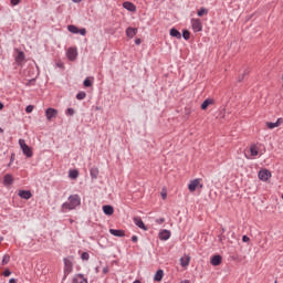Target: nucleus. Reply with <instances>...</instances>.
<instances>
[{
  "mask_svg": "<svg viewBox=\"0 0 283 283\" xmlns=\"http://www.w3.org/2000/svg\"><path fill=\"white\" fill-rule=\"evenodd\" d=\"M164 276H165V271L159 269L156 274L154 275V281L155 282H163L164 280Z\"/></svg>",
  "mask_w": 283,
  "mask_h": 283,
  "instance_id": "6ab92c4d",
  "label": "nucleus"
},
{
  "mask_svg": "<svg viewBox=\"0 0 283 283\" xmlns=\"http://www.w3.org/2000/svg\"><path fill=\"white\" fill-rule=\"evenodd\" d=\"M94 83V77H86L83 82L84 87H92Z\"/></svg>",
  "mask_w": 283,
  "mask_h": 283,
  "instance_id": "bb28decb",
  "label": "nucleus"
},
{
  "mask_svg": "<svg viewBox=\"0 0 283 283\" xmlns=\"http://www.w3.org/2000/svg\"><path fill=\"white\" fill-rule=\"evenodd\" d=\"M65 114H66V116H74L75 109H74V108H67V109L65 111Z\"/></svg>",
  "mask_w": 283,
  "mask_h": 283,
  "instance_id": "72a5a7b5",
  "label": "nucleus"
},
{
  "mask_svg": "<svg viewBox=\"0 0 283 283\" xmlns=\"http://www.w3.org/2000/svg\"><path fill=\"white\" fill-rule=\"evenodd\" d=\"M133 283H142L140 280H135Z\"/></svg>",
  "mask_w": 283,
  "mask_h": 283,
  "instance_id": "864d4df0",
  "label": "nucleus"
},
{
  "mask_svg": "<svg viewBox=\"0 0 283 283\" xmlns=\"http://www.w3.org/2000/svg\"><path fill=\"white\" fill-rule=\"evenodd\" d=\"M25 61V54L22 51H19L17 56H15V63H18L19 65H22V63H24Z\"/></svg>",
  "mask_w": 283,
  "mask_h": 283,
  "instance_id": "aec40b11",
  "label": "nucleus"
},
{
  "mask_svg": "<svg viewBox=\"0 0 283 283\" xmlns=\"http://www.w3.org/2000/svg\"><path fill=\"white\" fill-rule=\"evenodd\" d=\"M14 161H15V154L12 153L11 157H10V163L8 164V167H11Z\"/></svg>",
  "mask_w": 283,
  "mask_h": 283,
  "instance_id": "f704fd0d",
  "label": "nucleus"
},
{
  "mask_svg": "<svg viewBox=\"0 0 283 283\" xmlns=\"http://www.w3.org/2000/svg\"><path fill=\"white\" fill-rule=\"evenodd\" d=\"M170 36H174L175 39H182V34H180L176 29H170Z\"/></svg>",
  "mask_w": 283,
  "mask_h": 283,
  "instance_id": "cd10ccee",
  "label": "nucleus"
},
{
  "mask_svg": "<svg viewBox=\"0 0 283 283\" xmlns=\"http://www.w3.org/2000/svg\"><path fill=\"white\" fill-rule=\"evenodd\" d=\"M181 283H189V280H184L181 281Z\"/></svg>",
  "mask_w": 283,
  "mask_h": 283,
  "instance_id": "5fc2aeb1",
  "label": "nucleus"
},
{
  "mask_svg": "<svg viewBox=\"0 0 283 283\" xmlns=\"http://www.w3.org/2000/svg\"><path fill=\"white\" fill-rule=\"evenodd\" d=\"M134 223L139 229H142L144 231H148V227L145 224V222L143 221V219L140 217H135L134 218Z\"/></svg>",
  "mask_w": 283,
  "mask_h": 283,
  "instance_id": "9d476101",
  "label": "nucleus"
},
{
  "mask_svg": "<svg viewBox=\"0 0 283 283\" xmlns=\"http://www.w3.org/2000/svg\"><path fill=\"white\" fill-rule=\"evenodd\" d=\"M190 36L191 33L188 30L182 31V38L185 39V41H189Z\"/></svg>",
  "mask_w": 283,
  "mask_h": 283,
  "instance_id": "2f4dec72",
  "label": "nucleus"
},
{
  "mask_svg": "<svg viewBox=\"0 0 283 283\" xmlns=\"http://www.w3.org/2000/svg\"><path fill=\"white\" fill-rule=\"evenodd\" d=\"M258 177L261 181L266 182L271 179V171L269 169H261Z\"/></svg>",
  "mask_w": 283,
  "mask_h": 283,
  "instance_id": "423d86ee",
  "label": "nucleus"
},
{
  "mask_svg": "<svg viewBox=\"0 0 283 283\" xmlns=\"http://www.w3.org/2000/svg\"><path fill=\"white\" fill-rule=\"evenodd\" d=\"M103 212H104L105 216L111 217V216L114 214L115 209H114V207L111 206V205H105V206H103Z\"/></svg>",
  "mask_w": 283,
  "mask_h": 283,
  "instance_id": "dca6fc26",
  "label": "nucleus"
},
{
  "mask_svg": "<svg viewBox=\"0 0 283 283\" xmlns=\"http://www.w3.org/2000/svg\"><path fill=\"white\" fill-rule=\"evenodd\" d=\"M281 123H282V119L281 118H279L276 122H266V127H268V129H270V130H273V129H275V127H280V125H281Z\"/></svg>",
  "mask_w": 283,
  "mask_h": 283,
  "instance_id": "f3484780",
  "label": "nucleus"
},
{
  "mask_svg": "<svg viewBox=\"0 0 283 283\" xmlns=\"http://www.w3.org/2000/svg\"><path fill=\"white\" fill-rule=\"evenodd\" d=\"M82 205V198L80 195H71L67 198L66 202H63L61 206V211L63 213L67 211L76 210Z\"/></svg>",
  "mask_w": 283,
  "mask_h": 283,
  "instance_id": "f257e3e1",
  "label": "nucleus"
},
{
  "mask_svg": "<svg viewBox=\"0 0 283 283\" xmlns=\"http://www.w3.org/2000/svg\"><path fill=\"white\" fill-rule=\"evenodd\" d=\"M103 273L108 274L109 273V268L108 266L103 268Z\"/></svg>",
  "mask_w": 283,
  "mask_h": 283,
  "instance_id": "79ce46f5",
  "label": "nucleus"
},
{
  "mask_svg": "<svg viewBox=\"0 0 283 283\" xmlns=\"http://www.w3.org/2000/svg\"><path fill=\"white\" fill-rule=\"evenodd\" d=\"M186 114L189 116V114H191V108H186Z\"/></svg>",
  "mask_w": 283,
  "mask_h": 283,
  "instance_id": "de8ad7c7",
  "label": "nucleus"
},
{
  "mask_svg": "<svg viewBox=\"0 0 283 283\" xmlns=\"http://www.w3.org/2000/svg\"><path fill=\"white\" fill-rule=\"evenodd\" d=\"M12 275V272L9 269H6L3 272L4 277H10Z\"/></svg>",
  "mask_w": 283,
  "mask_h": 283,
  "instance_id": "4c0bfd02",
  "label": "nucleus"
},
{
  "mask_svg": "<svg viewBox=\"0 0 283 283\" xmlns=\"http://www.w3.org/2000/svg\"><path fill=\"white\" fill-rule=\"evenodd\" d=\"M10 260H11V256L9 254H4L2 258L1 265L2 266L8 265L10 263Z\"/></svg>",
  "mask_w": 283,
  "mask_h": 283,
  "instance_id": "c756f323",
  "label": "nucleus"
},
{
  "mask_svg": "<svg viewBox=\"0 0 283 283\" xmlns=\"http://www.w3.org/2000/svg\"><path fill=\"white\" fill-rule=\"evenodd\" d=\"M222 233H224V229H222Z\"/></svg>",
  "mask_w": 283,
  "mask_h": 283,
  "instance_id": "052dcab7",
  "label": "nucleus"
},
{
  "mask_svg": "<svg viewBox=\"0 0 283 283\" xmlns=\"http://www.w3.org/2000/svg\"><path fill=\"white\" fill-rule=\"evenodd\" d=\"M282 199H283V195H282Z\"/></svg>",
  "mask_w": 283,
  "mask_h": 283,
  "instance_id": "680f3d73",
  "label": "nucleus"
},
{
  "mask_svg": "<svg viewBox=\"0 0 283 283\" xmlns=\"http://www.w3.org/2000/svg\"><path fill=\"white\" fill-rule=\"evenodd\" d=\"M249 241H251V239L248 235L242 237V242L243 243H248Z\"/></svg>",
  "mask_w": 283,
  "mask_h": 283,
  "instance_id": "ea45409f",
  "label": "nucleus"
},
{
  "mask_svg": "<svg viewBox=\"0 0 283 283\" xmlns=\"http://www.w3.org/2000/svg\"><path fill=\"white\" fill-rule=\"evenodd\" d=\"M19 146L27 158L33 157L32 148L27 144L25 139H19Z\"/></svg>",
  "mask_w": 283,
  "mask_h": 283,
  "instance_id": "f03ea898",
  "label": "nucleus"
},
{
  "mask_svg": "<svg viewBox=\"0 0 283 283\" xmlns=\"http://www.w3.org/2000/svg\"><path fill=\"white\" fill-rule=\"evenodd\" d=\"M135 44H136V45H142V39H136V40H135Z\"/></svg>",
  "mask_w": 283,
  "mask_h": 283,
  "instance_id": "c03bdc74",
  "label": "nucleus"
},
{
  "mask_svg": "<svg viewBox=\"0 0 283 283\" xmlns=\"http://www.w3.org/2000/svg\"><path fill=\"white\" fill-rule=\"evenodd\" d=\"M69 32L72 34H81V36H86L87 30L86 29H78L76 25H69L67 27Z\"/></svg>",
  "mask_w": 283,
  "mask_h": 283,
  "instance_id": "20e7f679",
  "label": "nucleus"
},
{
  "mask_svg": "<svg viewBox=\"0 0 283 283\" xmlns=\"http://www.w3.org/2000/svg\"><path fill=\"white\" fill-rule=\"evenodd\" d=\"M191 261V259L189 258V255H185L180 258V265L181 268H187L189 266V262Z\"/></svg>",
  "mask_w": 283,
  "mask_h": 283,
  "instance_id": "412c9836",
  "label": "nucleus"
},
{
  "mask_svg": "<svg viewBox=\"0 0 283 283\" xmlns=\"http://www.w3.org/2000/svg\"><path fill=\"white\" fill-rule=\"evenodd\" d=\"M21 2V0H11V4L18 6Z\"/></svg>",
  "mask_w": 283,
  "mask_h": 283,
  "instance_id": "a19ab883",
  "label": "nucleus"
},
{
  "mask_svg": "<svg viewBox=\"0 0 283 283\" xmlns=\"http://www.w3.org/2000/svg\"><path fill=\"white\" fill-rule=\"evenodd\" d=\"M33 109H34V106H33V105H28V106L25 107L27 114H32Z\"/></svg>",
  "mask_w": 283,
  "mask_h": 283,
  "instance_id": "c9c22d12",
  "label": "nucleus"
},
{
  "mask_svg": "<svg viewBox=\"0 0 283 283\" xmlns=\"http://www.w3.org/2000/svg\"><path fill=\"white\" fill-rule=\"evenodd\" d=\"M4 104L2 102H0V109H3Z\"/></svg>",
  "mask_w": 283,
  "mask_h": 283,
  "instance_id": "3c124183",
  "label": "nucleus"
},
{
  "mask_svg": "<svg viewBox=\"0 0 283 283\" xmlns=\"http://www.w3.org/2000/svg\"><path fill=\"white\" fill-rule=\"evenodd\" d=\"M91 178L96 180L99 176V169L97 167H93L90 170Z\"/></svg>",
  "mask_w": 283,
  "mask_h": 283,
  "instance_id": "4be33fe9",
  "label": "nucleus"
},
{
  "mask_svg": "<svg viewBox=\"0 0 283 283\" xmlns=\"http://www.w3.org/2000/svg\"><path fill=\"white\" fill-rule=\"evenodd\" d=\"M161 197H163L164 200H166L167 199V193H163Z\"/></svg>",
  "mask_w": 283,
  "mask_h": 283,
  "instance_id": "8fccbe9b",
  "label": "nucleus"
},
{
  "mask_svg": "<svg viewBox=\"0 0 283 283\" xmlns=\"http://www.w3.org/2000/svg\"><path fill=\"white\" fill-rule=\"evenodd\" d=\"M3 242V238L2 237H0V244Z\"/></svg>",
  "mask_w": 283,
  "mask_h": 283,
  "instance_id": "4d7b16f0",
  "label": "nucleus"
},
{
  "mask_svg": "<svg viewBox=\"0 0 283 283\" xmlns=\"http://www.w3.org/2000/svg\"><path fill=\"white\" fill-rule=\"evenodd\" d=\"M220 241L222 242V237H220Z\"/></svg>",
  "mask_w": 283,
  "mask_h": 283,
  "instance_id": "bf43d9fd",
  "label": "nucleus"
},
{
  "mask_svg": "<svg viewBox=\"0 0 283 283\" xmlns=\"http://www.w3.org/2000/svg\"><path fill=\"white\" fill-rule=\"evenodd\" d=\"M63 262H64V274L70 275L73 272V262L67 258H64Z\"/></svg>",
  "mask_w": 283,
  "mask_h": 283,
  "instance_id": "0eeeda50",
  "label": "nucleus"
},
{
  "mask_svg": "<svg viewBox=\"0 0 283 283\" xmlns=\"http://www.w3.org/2000/svg\"><path fill=\"white\" fill-rule=\"evenodd\" d=\"M74 283H88V281L82 274H80L74 279Z\"/></svg>",
  "mask_w": 283,
  "mask_h": 283,
  "instance_id": "c85d7f7f",
  "label": "nucleus"
},
{
  "mask_svg": "<svg viewBox=\"0 0 283 283\" xmlns=\"http://www.w3.org/2000/svg\"><path fill=\"white\" fill-rule=\"evenodd\" d=\"M90 258H91V255H90L88 252H83V253L81 254V260H82V261H90Z\"/></svg>",
  "mask_w": 283,
  "mask_h": 283,
  "instance_id": "473e14b6",
  "label": "nucleus"
},
{
  "mask_svg": "<svg viewBox=\"0 0 283 283\" xmlns=\"http://www.w3.org/2000/svg\"><path fill=\"white\" fill-rule=\"evenodd\" d=\"M202 189L203 188V185L200 184V179H193L190 181V184L188 185V190L190 192H196V189Z\"/></svg>",
  "mask_w": 283,
  "mask_h": 283,
  "instance_id": "39448f33",
  "label": "nucleus"
},
{
  "mask_svg": "<svg viewBox=\"0 0 283 283\" xmlns=\"http://www.w3.org/2000/svg\"><path fill=\"white\" fill-rule=\"evenodd\" d=\"M87 94L85 92H78L76 94L77 101H84L86 98Z\"/></svg>",
  "mask_w": 283,
  "mask_h": 283,
  "instance_id": "7c9ffc66",
  "label": "nucleus"
},
{
  "mask_svg": "<svg viewBox=\"0 0 283 283\" xmlns=\"http://www.w3.org/2000/svg\"><path fill=\"white\" fill-rule=\"evenodd\" d=\"M282 86H283V75H282Z\"/></svg>",
  "mask_w": 283,
  "mask_h": 283,
  "instance_id": "13d9d810",
  "label": "nucleus"
},
{
  "mask_svg": "<svg viewBox=\"0 0 283 283\" xmlns=\"http://www.w3.org/2000/svg\"><path fill=\"white\" fill-rule=\"evenodd\" d=\"M197 14H198L199 17H202V15L207 14V9L201 8V9L197 12Z\"/></svg>",
  "mask_w": 283,
  "mask_h": 283,
  "instance_id": "e433bc0d",
  "label": "nucleus"
},
{
  "mask_svg": "<svg viewBox=\"0 0 283 283\" xmlns=\"http://www.w3.org/2000/svg\"><path fill=\"white\" fill-rule=\"evenodd\" d=\"M171 238V231L165 229L159 232V240L167 241Z\"/></svg>",
  "mask_w": 283,
  "mask_h": 283,
  "instance_id": "ddd939ff",
  "label": "nucleus"
},
{
  "mask_svg": "<svg viewBox=\"0 0 283 283\" xmlns=\"http://www.w3.org/2000/svg\"><path fill=\"white\" fill-rule=\"evenodd\" d=\"M210 264L212 266H220V264H222V256L217 254V255H213L211 261H210Z\"/></svg>",
  "mask_w": 283,
  "mask_h": 283,
  "instance_id": "2eb2a0df",
  "label": "nucleus"
},
{
  "mask_svg": "<svg viewBox=\"0 0 283 283\" xmlns=\"http://www.w3.org/2000/svg\"><path fill=\"white\" fill-rule=\"evenodd\" d=\"M46 120H52V118H56L59 116V111L52 107L45 109Z\"/></svg>",
  "mask_w": 283,
  "mask_h": 283,
  "instance_id": "6e6552de",
  "label": "nucleus"
},
{
  "mask_svg": "<svg viewBox=\"0 0 283 283\" xmlns=\"http://www.w3.org/2000/svg\"><path fill=\"white\" fill-rule=\"evenodd\" d=\"M78 56V50L75 46H70L66 50V57L69 59V61H76Z\"/></svg>",
  "mask_w": 283,
  "mask_h": 283,
  "instance_id": "7ed1b4c3",
  "label": "nucleus"
},
{
  "mask_svg": "<svg viewBox=\"0 0 283 283\" xmlns=\"http://www.w3.org/2000/svg\"><path fill=\"white\" fill-rule=\"evenodd\" d=\"M191 28L193 32H202V21L200 19H192Z\"/></svg>",
  "mask_w": 283,
  "mask_h": 283,
  "instance_id": "1a4fd4ad",
  "label": "nucleus"
},
{
  "mask_svg": "<svg viewBox=\"0 0 283 283\" xmlns=\"http://www.w3.org/2000/svg\"><path fill=\"white\" fill-rule=\"evenodd\" d=\"M33 83H35V78L30 80V81L27 83V85H33Z\"/></svg>",
  "mask_w": 283,
  "mask_h": 283,
  "instance_id": "a18cd8bd",
  "label": "nucleus"
},
{
  "mask_svg": "<svg viewBox=\"0 0 283 283\" xmlns=\"http://www.w3.org/2000/svg\"><path fill=\"white\" fill-rule=\"evenodd\" d=\"M123 7L127 10H129L130 12H135L137 10L136 6L128 1L124 2Z\"/></svg>",
  "mask_w": 283,
  "mask_h": 283,
  "instance_id": "5701e85b",
  "label": "nucleus"
},
{
  "mask_svg": "<svg viewBox=\"0 0 283 283\" xmlns=\"http://www.w3.org/2000/svg\"><path fill=\"white\" fill-rule=\"evenodd\" d=\"M3 133H4L3 128H0V134H3Z\"/></svg>",
  "mask_w": 283,
  "mask_h": 283,
  "instance_id": "6e6d98bb",
  "label": "nucleus"
},
{
  "mask_svg": "<svg viewBox=\"0 0 283 283\" xmlns=\"http://www.w3.org/2000/svg\"><path fill=\"white\" fill-rule=\"evenodd\" d=\"M9 283H18V280L17 279H10Z\"/></svg>",
  "mask_w": 283,
  "mask_h": 283,
  "instance_id": "49530a36",
  "label": "nucleus"
},
{
  "mask_svg": "<svg viewBox=\"0 0 283 283\" xmlns=\"http://www.w3.org/2000/svg\"><path fill=\"white\" fill-rule=\"evenodd\" d=\"M80 177V171L77 169H73L69 171V178L72 180H76Z\"/></svg>",
  "mask_w": 283,
  "mask_h": 283,
  "instance_id": "b1692460",
  "label": "nucleus"
},
{
  "mask_svg": "<svg viewBox=\"0 0 283 283\" xmlns=\"http://www.w3.org/2000/svg\"><path fill=\"white\" fill-rule=\"evenodd\" d=\"M214 101L213 98H207L203 101V103L201 104V109H207V107H209V105H213Z\"/></svg>",
  "mask_w": 283,
  "mask_h": 283,
  "instance_id": "393cba45",
  "label": "nucleus"
},
{
  "mask_svg": "<svg viewBox=\"0 0 283 283\" xmlns=\"http://www.w3.org/2000/svg\"><path fill=\"white\" fill-rule=\"evenodd\" d=\"M132 241H133L134 243H137V242H138V237H137V235H133V237H132Z\"/></svg>",
  "mask_w": 283,
  "mask_h": 283,
  "instance_id": "37998d69",
  "label": "nucleus"
},
{
  "mask_svg": "<svg viewBox=\"0 0 283 283\" xmlns=\"http://www.w3.org/2000/svg\"><path fill=\"white\" fill-rule=\"evenodd\" d=\"M57 65H59V67H61V70L64 69V64H63V63H60V64H57Z\"/></svg>",
  "mask_w": 283,
  "mask_h": 283,
  "instance_id": "09e8293b",
  "label": "nucleus"
},
{
  "mask_svg": "<svg viewBox=\"0 0 283 283\" xmlns=\"http://www.w3.org/2000/svg\"><path fill=\"white\" fill-rule=\"evenodd\" d=\"M18 196L23 200H30L33 197L30 190H19Z\"/></svg>",
  "mask_w": 283,
  "mask_h": 283,
  "instance_id": "f8f14e48",
  "label": "nucleus"
},
{
  "mask_svg": "<svg viewBox=\"0 0 283 283\" xmlns=\"http://www.w3.org/2000/svg\"><path fill=\"white\" fill-rule=\"evenodd\" d=\"M14 182L13 176L11 174H7L3 177V185L4 186H12Z\"/></svg>",
  "mask_w": 283,
  "mask_h": 283,
  "instance_id": "a211bd4d",
  "label": "nucleus"
},
{
  "mask_svg": "<svg viewBox=\"0 0 283 283\" xmlns=\"http://www.w3.org/2000/svg\"><path fill=\"white\" fill-rule=\"evenodd\" d=\"M165 222H166L165 218H159V219L156 220L157 224H164Z\"/></svg>",
  "mask_w": 283,
  "mask_h": 283,
  "instance_id": "58836bf2",
  "label": "nucleus"
},
{
  "mask_svg": "<svg viewBox=\"0 0 283 283\" xmlns=\"http://www.w3.org/2000/svg\"><path fill=\"white\" fill-rule=\"evenodd\" d=\"M250 154L252 157H258V155L260 154L258 146L256 145H252L250 147Z\"/></svg>",
  "mask_w": 283,
  "mask_h": 283,
  "instance_id": "a878e982",
  "label": "nucleus"
},
{
  "mask_svg": "<svg viewBox=\"0 0 283 283\" xmlns=\"http://www.w3.org/2000/svg\"><path fill=\"white\" fill-rule=\"evenodd\" d=\"M109 234L115 238H125L126 237L125 230H120V229H109Z\"/></svg>",
  "mask_w": 283,
  "mask_h": 283,
  "instance_id": "9b49d317",
  "label": "nucleus"
},
{
  "mask_svg": "<svg viewBox=\"0 0 283 283\" xmlns=\"http://www.w3.org/2000/svg\"><path fill=\"white\" fill-rule=\"evenodd\" d=\"M73 2H76V3H80L82 2L83 0H72Z\"/></svg>",
  "mask_w": 283,
  "mask_h": 283,
  "instance_id": "603ef678",
  "label": "nucleus"
},
{
  "mask_svg": "<svg viewBox=\"0 0 283 283\" xmlns=\"http://www.w3.org/2000/svg\"><path fill=\"white\" fill-rule=\"evenodd\" d=\"M138 34V29L137 28H127L126 29V36L129 39H134Z\"/></svg>",
  "mask_w": 283,
  "mask_h": 283,
  "instance_id": "4468645a",
  "label": "nucleus"
}]
</instances>
